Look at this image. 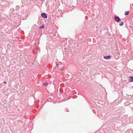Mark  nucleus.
I'll list each match as a JSON object with an SVG mask.
<instances>
[{
    "mask_svg": "<svg viewBox=\"0 0 133 133\" xmlns=\"http://www.w3.org/2000/svg\"><path fill=\"white\" fill-rule=\"evenodd\" d=\"M65 111H68V109H65Z\"/></svg>",
    "mask_w": 133,
    "mask_h": 133,
    "instance_id": "11",
    "label": "nucleus"
},
{
    "mask_svg": "<svg viewBox=\"0 0 133 133\" xmlns=\"http://www.w3.org/2000/svg\"><path fill=\"white\" fill-rule=\"evenodd\" d=\"M115 21L117 22H119L121 20L120 18L118 16L114 17Z\"/></svg>",
    "mask_w": 133,
    "mask_h": 133,
    "instance_id": "2",
    "label": "nucleus"
},
{
    "mask_svg": "<svg viewBox=\"0 0 133 133\" xmlns=\"http://www.w3.org/2000/svg\"><path fill=\"white\" fill-rule=\"evenodd\" d=\"M133 132V131L132 130H129V131L128 132V133H130L131 132V133H132Z\"/></svg>",
    "mask_w": 133,
    "mask_h": 133,
    "instance_id": "9",
    "label": "nucleus"
},
{
    "mask_svg": "<svg viewBox=\"0 0 133 133\" xmlns=\"http://www.w3.org/2000/svg\"><path fill=\"white\" fill-rule=\"evenodd\" d=\"M48 83H43V86H46L48 85Z\"/></svg>",
    "mask_w": 133,
    "mask_h": 133,
    "instance_id": "7",
    "label": "nucleus"
},
{
    "mask_svg": "<svg viewBox=\"0 0 133 133\" xmlns=\"http://www.w3.org/2000/svg\"><path fill=\"white\" fill-rule=\"evenodd\" d=\"M111 56L110 55H108V56H104L103 58L105 59H109L110 58Z\"/></svg>",
    "mask_w": 133,
    "mask_h": 133,
    "instance_id": "3",
    "label": "nucleus"
},
{
    "mask_svg": "<svg viewBox=\"0 0 133 133\" xmlns=\"http://www.w3.org/2000/svg\"><path fill=\"white\" fill-rule=\"evenodd\" d=\"M129 12L128 11H125L124 13V15H127L129 14Z\"/></svg>",
    "mask_w": 133,
    "mask_h": 133,
    "instance_id": "6",
    "label": "nucleus"
},
{
    "mask_svg": "<svg viewBox=\"0 0 133 133\" xmlns=\"http://www.w3.org/2000/svg\"><path fill=\"white\" fill-rule=\"evenodd\" d=\"M127 102H125L124 103V105H127Z\"/></svg>",
    "mask_w": 133,
    "mask_h": 133,
    "instance_id": "12",
    "label": "nucleus"
},
{
    "mask_svg": "<svg viewBox=\"0 0 133 133\" xmlns=\"http://www.w3.org/2000/svg\"><path fill=\"white\" fill-rule=\"evenodd\" d=\"M24 118L25 119L26 118V116H24Z\"/></svg>",
    "mask_w": 133,
    "mask_h": 133,
    "instance_id": "13",
    "label": "nucleus"
},
{
    "mask_svg": "<svg viewBox=\"0 0 133 133\" xmlns=\"http://www.w3.org/2000/svg\"><path fill=\"white\" fill-rule=\"evenodd\" d=\"M124 24V22H122L121 23H120V24H119V25L120 26H123V25Z\"/></svg>",
    "mask_w": 133,
    "mask_h": 133,
    "instance_id": "8",
    "label": "nucleus"
},
{
    "mask_svg": "<svg viewBox=\"0 0 133 133\" xmlns=\"http://www.w3.org/2000/svg\"><path fill=\"white\" fill-rule=\"evenodd\" d=\"M44 24H42L39 27V28L40 29H43L44 28Z\"/></svg>",
    "mask_w": 133,
    "mask_h": 133,
    "instance_id": "5",
    "label": "nucleus"
},
{
    "mask_svg": "<svg viewBox=\"0 0 133 133\" xmlns=\"http://www.w3.org/2000/svg\"><path fill=\"white\" fill-rule=\"evenodd\" d=\"M130 79H129V81L130 82H133V77L132 76H131L129 77Z\"/></svg>",
    "mask_w": 133,
    "mask_h": 133,
    "instance_id": "4",
    "label": "nucleus"
},
{
    "mask_svg": "<svg viewBox=\"0 0 133 133\" xmlns=\"http://www.w3.org/2000/svg\"><path fill=\"white\" fill-rule=\"evenodd\" d=\"M11 10L12 11V12L14 10V9L13 8H11Z\"/></svg>",
    "mask_w": 133,
    "mask_h": 133,
    "instance_id": "10",
    "label": "nucleus"
},
{
    "mask_svg": "<svg viewBox=\"0 0 133 133\" xmlns=\"http://www.w3.org/2000/svg\"><path fill=\"white\" fill-rule=\"evenodd\" d=\"M41 16L43 18H46L48 16L44 12L42 13L41 14Z\"/></svg>",
    "mask_w": 133,
    "mask_h": 133,
    "instance_id": "1",
    "label": "nucleus"
}]
</instances>
